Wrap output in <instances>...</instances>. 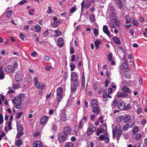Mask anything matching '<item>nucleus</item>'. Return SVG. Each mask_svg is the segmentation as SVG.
<instances>
[{"instance_id":"obj_1","label":"nucleus","mask_w":147,"mask_h":147,"mask_svg":"<svg viewBox=\"0 0 147 147\" xmlns=\"http://www.w3.org/2000/svg\"><path fill=\"white\" fill-rule=\"evenodd\" d=\"M121 127L119 125H117L115 127V129L113 130V138L115 139L116 137L117 140H118L122 134Z\"/></svg>"},{"instance_id":"obj_2","label":"nucleus","mask_w":147,"mask_h":147,"mask_svg":"<svg viewBox=\"0 0 147 147\" xmlns=\"http://www.w3.org/2000/svg\"><path fill=\"white\" fill-rule=\"evenodd\" d=\"M91 106L92 108V111L95 114L98 115L100 111V108L98 105L97 101L93 99L91 101Z\"/></svg>"},{"instance_id":"obj_3","label":"nucleus","mask_w":147,"mask_h":147,"mask_svg":"<svg viewBox=\"0 0 147 147\" xmlns=\"http://www.w3.org/2000/svg\"><path fill=\"white\" fill-rule=\"evenodd\" d=\"M24 96L23 94H21L19 95L17 97H15L14 100L12 101L13 103L16 105H19L21 103L22 98Z\"/></svg>"},{"instance_id":"obj_4","label":"nucleus","mask_w":147,"mask_h":147,"mask_svg":"<svg viewBox=\"0 0 147 147\" xmlns=\"http://www.w3.org/2000/svg\"><path fill=\"white\" fill-rule=\"evenodd\" d=\"M81 10H82L83 8L88 9L91 5L90 1L88 0H84L81 3Z\"/></svg>"},{"instance_id":"obj_5","label":"nucleus","mask_w":147,"mask_h":147,"mask_svg":"<svg viewBox=\"0 0 147 147\" xmlns=\"http://www.w3.org/2000/svg\"><path fill=\"white\" fill-rule=\"evenodd\" d=\"M62 92V88L61 87L58 88L57 90V96L56 97L58 103L60 102L61 100L63 98Z\"/></svg>"},{"instance_id":"obj_6","label":"nucleus","mask_w":147,"mask_h":147,"mask_svg":"<svg viewBox=\"0 0 147 147\" xmlns=\"http://www.w3.org/2000/svg\"><path fill=\"white\" fill-rule=\"evenodd\" d=\"M128 65L125 63H123L121 66L120 72L125 74L129 70Z\"/></svg>"},{"instance_id":"obj_7","label":"nucleus","mask_w":147,"mask_h":147,"mask_svg":"<svg viewBox=\"0 0 147 147\" xmlns=\"http://www.w3.org/2000/svg\"><path fill=\"white\" fill-rule=\"evenodd\" d=\"M112 11L109 15V18L113 21V22H115L114 23L117 22H116V17L115 15V12L114 9L113 7H112Z\"/></svg>"},{"instance_id":"obj_8","label":"nucleus","mask_w":147,"mask_h":147,"mask_svg":"<svg viewBox=\"0 0 147 147\" xmlns=\"http://www.w3.org/2000/svg\"><path fill=\"white\" fill-rule=\"evenodd\" d=\"M61 113L60 114V119L62 121H65L67 120L65 112L63 109L61 110Z\"/></svg>"},{"instance_id":"obj_9","label":"nucleus","mask_w":147,"mask_h":147,"mask_svg":"<svg viewBox=\"0 0 147 147\" xmlns=\"http://www.w3.org/2000/svg\"><path fill=\"white\" fill-rule=\"evenodd\" d=\"M117 107L119 109H124L125 104L124 101H120L117 103Z\"/></svg>"},{"instance_id":"obj_10","label":"nucleus","mask_w":147,"mask_h":147,"mask_svg":"<svg viewBox=\"0 0 147 147\" xmlns=\"http://www.w3.org/2000/svg\"><path fill=\"white\" fill-rule=\"evenodd\" d=\"M71 128L70 126H67L64 128V133L66 135L67 134H70L71 133Z\"/></svg>"},{"instance_id":"obj_11","label":"nucleus","mask_w":147,"mask_h":147,"mask_svg":"<svg viewBox=\"0 0 147 147\" xmlns=\"http://www.w3.org/2000/svg\"><path fill=\"white\" fill-rule=\"evenodd\" d=\"M96 130V127L93 125L90 126L88 128V134L89 135H90Z\"/></svg>"},{"instance_id":"obj_12","label":"nucleus","mask_w":147,"mask_h":147,"mask_svg":"<svg viewBox=\"0 0 147 147\" xmlns=\"http://www.w3.org/2000/svg\"><path fill=\"white\" fill-rule=\"evenodd\" d=\"M5 71L7 73L13 72L14 71V68L11 65H8L5 68Z\"/></svg>"},{"instance_id":"obj_13","label":"nucleus","mask_w":147,"mask_h":147,"mask_svg":"<svg viewBox=\"0 0 147 147\" xmlns=\"http://www.w3.org/2000/svg\"><path fill=\"white\" fill-rule=\"evenodd\" d=\"M66 135L64 134H59L58 139L59 141L61 142H62L65 141Z\"/></svg>"},{"instance_id":"obj_14","label":"nucleus","mask_w":147,"mask_h":147,"mask_svg":"<svg viewBox=\"0 0 147 147\" xmlns=\"http://www.w3.org/2000/svg\"><path fill=\"white\" fill-rule=\"evenodd\" d=\"M128 96V94L124 93L123 92H118L115 95V96L117 97L120 98L121 97L123 98L126 97Z\"/></svg>"},{"instance_id":"obj_15","label":"nucleus","mask_w":147,"mask_h":147,"mask_svg":"<svg viewBox=\"0 0 147 147\" xmlns=\"http://www.w3.org/2000/svg\"><path fill=\"white\" fill-rule=\"evenodd\" d=\"M38 78L37 77L34 76V80L35 81L34 86L36 88H39L41 84V82H40L38 81Z\"/></svg>"},{"instance_id":"obj_16","label":"nucleus","mask_w":147,"mask_h":147,"mask_svg":"<svg viewBox=\"0 0 147 147\" xmlns=\"http://www.w3.org/2000/svg\"><path fill=\"white\" fill-rule=\"evenodd\" d=\"M71 81L78 80L77 74L76 72H73L71 73Z\"/></svg>"},{"instance_id":"obj_17","label":"nucleus","mask_w":147,"mask_h":147,"mask_svg":"<svg viewBox=\"0 0 147 147\" xmlns=\"http://www.w3.org/2000/svg\"><path fill=\"white\" fill-rule=\"evenodd\" d=\"M64 45V41L62 38H59L58 39V45L59 47H63Z\"/></svg>"},{"instance_id":"obj_18","label":"nucleus","mask_w":147,"mask_h":147,"mask_svg":"<svg viewBox=\"0 0 147 147\" xmlns=\"http://www.w3.org/2000/svg\"><path fill=\"white\" fill-rule=\"evenodd\" d=\"M103 30L104 32L108 36L110 35V33L106 25H104L103 27Z\"/></svg>"},{"instance_id":"obj_19","label":"nucleus","mask_w":147,"mask_h":147,"mask_svg":"<svg viewBox=\"0 0 147 147\" xmlns=\"http://www.w3.org/2000/svg\"><path fill=\"white\" fill-rule=\"evenodd\" d=\"M48 117L47 116H45L42 117L40 120V123L43 125L47 122L48 121Z\"/></svg>"},{"instance_id":"obj_20","label":"nucleus","mask_w":147,"mask_h":147,"mask_svg":"<svg viewBox=\"0 0 147 147\" xmlns=\"http://www.w3.org/2000/svg\"><path fill=\"white\" fill-rule=\"evenodd\" d=\"M15 78L16 80L18 82L21 81L22 79L21 74L20 73L17 74L15 75Z\"/></svg>"},{"instance_id":"obj_21","label":"nucleus","mask_w":147,"mask_h":147,"mask_svg":"<svg viewBox=\"0 0 147 147\" xmlns=\"http://www.w3.org/2000/svg\"><path fill=\"white\" fill-rule=\"evenodd\" d=\"M33 147H42L41 142L39 141L34 142L33 144Z\"/></svg>"},{"instance_id":"obj_22","label":"nucleus","mask_w":147,"mask_h":147,"mask_svg":"<svg viewBox=\"0 0 147 147\" xmlns=\"http://www.w3.org/2000/svg\"><path fill=\"white\" fill-rule=\"evenodd\" d=\"M133 136L135 138V139L137 140H140L142 136V134L140 133H137L133 135Z\"/></svg>"},{"instance_id":"obj_23","label":"nucleus","mask_w":147,"mask_h":147,"mask_svg":"<svg viewBox=\"0 0 147 147\" xmlns=\"http://www.w3.org/2000/svg\"><path fill=\"white\" fill-rule=\"evenodd\" d=\"M71 85L75 86V87H78L79 86V83L78 80L71 81Z\"/></svg>"},{"instance_id":"obj_24","label":"nucleus","mask_w":147,"mask_h":147,"mask_svg":"<svg viewBox=\"0 0 147 147\" xmlns=\"http://www.w3.org/2000/svg\"><path fill=\"white\" fill-rule=\"evenodd\" d=\"M122 89L123 92L127 94H128L130 92V90L126 86L123 87Z\"/></svg>"},{"instance_id":"obj_25","label":"nucleus","mask_w":147,"mask_h":147,"mask_svg":"<svg viewBox=\"0 0 147 147\" xmlns=\"http://www.w3.org/2000/svg\"><path fill=\"white\" fill-rule=\"evenodd\" d=\"M101 43V41L98 39H96L94 42V44L96 49H98L99 45Z\"/></svg>"},{"instance_id":"obj_26","label":"nucleus","mask_w":147,"mask_h":147,"mask_svg":"<svg viewBox=\"0 0 147 147\" xmlns=\"http://www.w3.org/2000/svg\"><path fill=\"white\" fill-rule=\"evenodd\" d=\"M113 40L114 42L117 44L119 45L120 44V42L119 38L116 36L113 37Z\"/></svg>"},{"instance_id":"obj_27","label":"nucleus","mask_w":147,"mask_h":147,"mask_svg":"<svg viewBox=\"0 0 147 147\" xmlns=\"http://www.w3.org/2000/svg\"><path fill=\"white\" fill-rule=\"evenodd\" d=\"M139 127L137 126H134L132 130V133L133 135L137 134L139 130Z\"/></svg>"},{"instance_id":"obj_28","label":"nucleus","mask_w":147,"mask_h":147,"mask_svg":"<svg viewBox=\"0 0 147 147\" xmlns=\"http://www.w3.org/2000/svg\"><path fill=\"white\" fill-rule=\"evenodd\" d=\"M41 27L38 24H36L34 26V30L36 32H40L41 31Z\"/></svg>"},{"instance_id":"obj_29","label":"nucleus","mask_w":147,"mask_h":147,"mask_svg":"<svg viewBox=\"0 0 147 147\" xmlns=\"http://www.w3.org/2000/svg\"><path fill=\"white\" fill-rule=\"evenodd\" d=\"M2 66L0 67V80H1L3 79L4 78L3 71H2Z\"/></svg>"},{"instance_id":"obj_30","label":"nucleus","mask_w":147,"mask_h":147,"mask_svg":"<svg viewBox=\"0 0 147 147\" xmlns=\"http://www.w3.org/2000/svg\"><path fill=\"white\" fill-rule=\"evenodd\" d=\"M107 92H106V91L105 90L103 91V96L102 97V99L104 101H106L107 100Z\"/></svg>"},{"instance_id":"obj_31","label":"nucleus","mask_w":147,"mask_h":147,"mask_svg":"<svg viewBox=\"0 0 147 147\" xmlns=\"http://www.w3.org/2000/svg\"><path fill=\"white\" fill-rule=\"evenodd\" d=\"M105 129H103L102 128H100L98 130L96 131V134L97 136H98L101 133H104V131H105Z\"/></svg>"},{"instance_id":"obj_32","label":"nucleus","mask_w":147,"mask_h":147,"mask_svg":"<svg viewBox=\"0 0 147 147\" xmlns=\"http://www.w3.org/2000/svg\"><path fill=\"white\" fill-rule=\"evenodd\" d=\"M107 133L105 131L104 134H101L99 136V140H104L106 137V136H107Z\"/></svg>"},{"instance_id":"obj_33","label":"nucleus","mask_w":147,"mask_h":147,"mask_svg":"<svg viewBox=\"0 0 147 147\" xmlns=\"http://www.w3.org/2000/svg\"><path fill=\"white\" fill-rule=\"evenodd\" d=\"M107 133L105 131L104 134H101L99 136V140H104L106 137V136H107Z\"/></svg>"},{"instance_id":"obj_34","label":"nucleus","mask_w":147,"mask_h":147,"mask_svg":"<svg viewBox=\"0 0 147 147\" xmlns=\"http://www.w3.org/2000/svg\"><path fill=\"white\" fill-rule=\"evenodd\" d=\"M131 117L129 115L125 116L124 118V121L125 122H128L130 120Z\"/></svg>"},{"instance_id":"obj_35","label":"nucleus","mask_w":147,"mask_h":147,"mask_svg":"<svg viewBox=\"0 0 147 147\" xmlns=\"http://www.w3.org/2000/svg\"><path fill=\"white\" fill-rule=\"evenodd\" d=\"M111 22L109 23V26L112 28H115V26L114 25V24L113 23V21L111 19L110 20Z\"/></svg>"},{"instance_id":"obj_36","label":"nucleus","mask_w":147,"mask_h":147,"mask_svg":"<svg viewBox=\"0 0 147 147\" xmlns=\"http://www.w3.org/2000/svg\"><path fill=\"white\" fill-rule=\"evenodd\" d=\"M6 16L8 18L11 17L12 14V11H10L5 13Z\"/></svg>"},{"instance_id":"obj_37","label":"nucleus","mask_w":147,"mask_h":147,"mask_svg":"<svg viewBox=\"0 0 147 147\" xmlns=\"http://www.w3.org/2000/svg\"><path fill=\"white\" fill-rule=\"evenodd\" d=\"M130 19L131 18L129 16H126L125 18L126 23L127 24L129 23L130 22H131L130 20Z\"/></svg>"},{"instance_id":"obj_38","label":"nucleus","mask_w":147,"mask_h":147,"mask_svg":"<svg viewBox=\"0 0 147 147\" xmlns=\"http://www.w3.org/2000/svg\"><path fill=\"white\" fill-rule=\"evenodd\" d=\"M90 21L92 23L94 22L95 21V17L94 15L91 14L90 16Z\"/></svg>"},{"instance_id":"obj_39","label":"nucleus","mask_w":147,"mask_h":147,"mask_svg":"<svg viewBox=\"0 0 147 147\" xmlns=\"http://www.w3.org/2000/svg\"><path fill=\"white\" fill-rule=\"evenodd\" d=\"M131 21L132 22L133 24L135 26H138V22L136 20H135L134 18H131L130 19Z\"/></svg>"},{"instance_id":"obj_40","label":"nucleus","mask_w":147,"mask_h":147,"mask_svg":"<svg viewBox=\"0 0 147 147\" xmlns=\"http://www.w3.org/2000/svg\"><path fill=\"white\" fill-rule=\"evenodd\" d=\"M61 34V32L59 30H57L55 31L54 33L55 36L56 37L59 36Z\"/></svg>"},{"instance_id":"obj_41","label":"nucleus","mask_w":147,"mask_h":147,"mask_svg":"<svg viewBox=\"0 0 147 147\" xmlns=\"http://www.w3.org/2000/svg\"><path fill=\"white\" fill-rule=\"evenodd\" d=\"M24 134L23 132L22 131H18V134L17 135V137L19 138Z\"/></svg>"},{"instance_id":"obj_42","label":"nucleus","mask_w":147,"mask_h":147,"mask_svg":"<svg viewBox=\"0 0 147 147\" xmlns=\"http://www.w3.org/2000/svg\"><path fill=\"white\" fill-rule=\"evenodd\" d=\"M74 144L72 142H68L66 144L65 147H73Z\"/></svg>"},{"instance_id":"obj_43","label":"nucleus","mask_w":147,"mask_h":147,"mask_svg":"<svg viewBox=\"0 0 147 147\" xmlns=\"http://www.w3.org/2000/svg\"><path fill=\"white\" fill-rule=\"evenodd\" d=\"M44 59L45 61H49L51 59H52L51 57H49L46 55H45L44 56Z\"/></svg>"},{"instance_id":"obj_44","label":"nucleus","mask_w":147,"mask_h":147,"mask_svg":"<svg viewBox=\"0 0 147 147\" xmlns=\"http://www.w3.org/2000/svg\"><path fill=\"white\" fill-rule=\"evenodd\" d=\"M16 145L18 147L20 146L22 144V140L20 139H18L16 142Z\"/></svg>"},{"instance_id":"obj_45","label":"nucleus","mask_w":147,"mask_h":147,"mask_svg":"<svg viewBox=\"0 0 147 147\" xmlns=\"http://www.w3.org/2000/svg\"><path fill=\"white\" fill-rule=\"evenodd\" d=\"M83 119H81L80 122L78 126V128L79 129H80L82 127H83Z\"/></svg>"},{"instance_id":"obj_46","label":"nucleus","mask_w":147,"mask_h":147,"mask_svg":"<svg viewBox=\"0 0 147 147\" xmlns=\"http://www.w3.org/2000/svg\"><path fill=\"white\" fill-rule=\"evenodd\" d=\"M45 85L43 83L41 82V84L39 88H39L43 90L45 88Z\"/></svg>"},{"instance_id":"obj_47","label":"nucleus","mask_w":147,"mask_h":147,"mask_svg":"<svg viewBox=\"0 0 147 147\" xmlns=\"http://www.w3.org/2000/svg\"><path fill=\"white\" fill-rule=\"evenodd\" d=\"M124 77L127 79H129L131 77V75L129 74H124L123 75Z\"/></svg>"},{"instance_id":"obj_48","label":"nucleus","mask_w":147,"mask_h":147,"mask_svg":"<svg viewBox=\"0 0 147 147\" xmlns=\"http://www.w3.org/2000/svg\"><path fill=\"white\" fill-rule=\"evenodd\" d=\"M117 105V101L116 100H114L113 101L112 104V107L113 108L115 107Z\"/></svg>"},{"instance_id":"obj_49","label":"nucleus","mask_w":147,"mask_h":147,"mask_svg":"<svg viewBox=\"0 0 147 147\" xmlns=\"http://www.w3.org/2000/svg\"><path fill=\"white\" fill-rule=\"evenodd\" d=\"M70 66L71 68V70L73 71L74 69L75 65L73 63H70Z\"/></svg>"},{"instance_id":"obj_50","label":"nucleus","mask_w":147,"mask_h":147,"mask_svg":"<svg viewBox=\"0 0 147 147\" xmlns=\"http://www.w3.org/2000/svg\"><path fill=\"white\" fill-rule=\"evenodd\" d=\"M77 87H75V86L71 85V91L72 92H74L76 91Z\"/></svg>"},{"instance_id":"obj_51","label":"nucleus","mask_w":147,"mask_h":147,"mask_svg":"<svg viewBox=\"0 0 147 147\" xmlns=\"http://www.w3.org/2000/svg\"><path fill=\"white\" fill-rule=\"evenodd\" d=\"M17 129L18 131H22L23 130V128L20 125H17Z\"/></svg>"},{"instance_id":"obj_52","label":"nucleus","mask_w":147,"mask_h":147,"mask_svg":"<svg viewBox=\"0 0 147 147\" xmlns=\"http://www.w3.org/2000/svg\"><path fill=\"white\" fill-rule=\"evenodd\" d=\"M47 12L49 14L51 13L52 12V10L51 8V7H48L47 8Z\"/></svg>"},{"instance_id":"obj_53","label":"nucleus","mask_w":147,"mask_h":147,"mask_svg":"<svg viewBox=\"0 0 147 147\" xmlns=\"http://www.w3.org/2000/svg\"><path fill=\"white\" fill-rule=\"evenodd\" d=\"M112 55L111 53H110L108 55V60L109 61H110L112 60Z\"/></svg>"},{"instance_id":"obj_54","label":"nucleus","mask_w":147,"mask_h":147,"mask_svg":"<svg viewBox=\"0 0 147 147\" xmlns=\"http://www.w3.org/2000/svg\"><path fill=\"white\" fill-rule=\"evenodd\" d=\"M94 32L95 36H97L98 35L99 32L98 29L96 28L94 29Z\"/></svg>"},{"instance_id":"obj_55","label":"nucleus","mask_w":147,"mask_h":147,"mask_svg":"<svg viewBox=\"0 0 147 147\" xmlns=\"http://www.w3.org/2000/svg\"><path fill=\"white\" fill-rule=\"evenodd\" d=\"M3 118L2 115L0 114V125H1L3 122Z\"/></svg>"},{"instance_id":"obj_56","label":"nucleus","mask_w":147,"mask_h":147,"mask_svg":"<svg viewBox=\"0 0 147 147\" xmlns=\"http://www.w3.org/2000/svg\"><path fill=\"white\" fill-rule=\"evenodd\" d=\"M108 135L107 134V136H106V137H105L104 140H105V142L107 143H108L109 142V138L108 136Z\"/></svg>"},{"instance_id":"obj_57","label":"nucleus","mask_w":147,"mask_h":147,"mask_svg":"<svg viewBox=\"0 0 147 147\" xmlns=\"http://www.w3.org/2000/svg\"><path fill=\"white\" fill-rule=\"evenodd\" d=\"M20 85L19 84H14L13 85V87L14 89H16L20 87Z\"/></svg>"},{"instance_id":"obj_58","label":"nucleus","mask_w":147,"mask_h":147,"mask_svg":"<svg viewBox=\"0 0 147 147\" xmlns=\"http://www.w3.org/2000/svg\"><path fill=\"white\" fill-rule=\"evenodd\" d=\"M27 2L26 0H22L18 3V4L20 5H22Z\"/></svg>"},{"instance_id":"obj_59","label":"nucleus","mask_w":147,"mask_h":147,"mask_svg":"<svg viewBox=\"0 0 147 147\" xmlns=\"http://www.w3.org/2000/svg\"><path fill=\"white\" fill-rule=\"evenodd\" d=\"M129 125L128 124H126L124 126L123 129L124 130H127L129 128Z\"/></svg>"},{"instance_id":"obj_60","label":"nucleus","mask_w":147,"mask_h":147,"mask_svg":"<svg viewBox=\"0 0 147 147\" xmlns=\"http://www.w3.org/2000/svg\"><path fill=\"white\" fill-rule=\"evenodd\" d=\"M49 30H48L45 31L43 34V35L44 37H46L47 36L48 34L49 33Z\"/></svg>"},{"instance_id":"obj_61","label":"nucleus","mask_w":147,"mask_h":147,"mask_svg":"<svg viewBox=\"0 0 147 147\" xmlns=\"http://www.w3.org/2000/svg\"><path fill=\"white\" fill-rule=\"evenodd\" d=\"M11 123V121H9L8 123V127L9 130H11L12 129Z\"/></svg>"},{"instance_id":"obj_62","label":"nucleus","mask_w":147,"mask_h":147,"mask_svg":"<svg viewBox=\"0 0 147 147\" xmlns=\"http://www.w3.org/2000/svg\"><path fill=\"white\" fill-rule=\"evenodd\" d=\"M23 113L22 112H19L17 115L16 118L17 119L20 118L22 116Z\"/></svg>"},{"instance_id":"obj_63","label":"nucleus","mask_w":147,"mask_h":147,"mask_svg":"<svg viewBox=\"0 0 147 147\" xmlns=\"http://www.w3.org/2000/svg\"><path fill=\"white\" fill-rule=\"evenodd\" d=\"M74 53V49L73 47H71L70 49V53L71 54H72Z\"/></svg>"},{"instance_id":"obj_64","label":"nucleus","mask_w":147,"mask_h":147,"mask_svg":"<svg viewBox=\"0 0 147 147\" xmlns=\"http://www.w3.org/2000/svg\"><path fill=\"white\" fill-rule=\"evenodd\" d=\"M140 143L137 142L134 144L133 147H140Z\"/></svg>"}]
</instances>
